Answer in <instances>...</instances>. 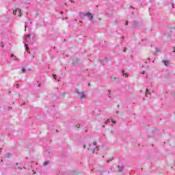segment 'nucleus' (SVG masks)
Instances as JSON below:
<instances>
[{
	"mask_svg": "<svg viewBox=\"0 0 175 175\" xmlns=\"http://www.w3.org/2000/svg\"><path fill=\"white\" fill-rule=\"evenodd\" d=\"M19 85H20L16 84V88H18Z\"/></svg>",
	"mask_w": 175,
	"mask_h": 175,
	"instance_id": "412c9836",
	"label": "nucleus"
},
{
	"mask_svg": "<svg viewBox=\"0 0 175 175\" xmlns=\"http://www.w3.org/2000/svg\"><path fill=\"white\" fill-rule=\"evenodd\" d=\"M53 77L54 79H56V77H57V75H55V74H53Z\"/></svg>",
	"mask_w": 175,
	"mask_h": 175,
	"instance_id": "4468645a",
	"label": "nucleus"
},
{
	"mask_svg": "<svg viewBox=\"0 0 175 175\" xmlns=\"http://www.w3.org/2000/svg\"><path fill=\"white\" fill-rule=\"evenodd\" d=\"M70 2H73V0H70Z\"/></svg>",
	"mask_w": 175,
	"mask_h": 175,
	"instance_id": "bb28decb",
	"label": "nucleus"
},
{
	"mask_svg": "<svg viewBox=\"0 0 175 175\" xmlns=\"http://www.w3.org/2000/svg\"><path fill=\"white\" fill-rule=\"evenodd\" d=\"M56 132H58V130H56Z\"/></svg>",
	"mask_w": 175,
	"mask_h": 175,
	"instance_id": "2f4dec72",
	"label": "nucleus"
},
{
	"mask_svg": "<svg viewBox=\"0 0 175 175\" xmlns=\"http://www.w3.org/2000/svg\"><path fill=\"white\" fill-rule=\"evenodd\" d=\"M77 128H80V124H77Z\"/></svg>",
	"mask_w": 175,
	"mask_h": 175,
	"instance_id": "6ab92c4d",
	"label": "nucleus"
},
{
	"mask_svg": "<svg viewBox=\"0 0 175 175\" xmlns=\"http://www.w3.org/2000/svg\"><path fill=\"white\" fill-rule=\"evenodd\" d=\"M27 38H31V34H28V35L27 36Z\"/></svg>",
	"mask_w": 175,
	"mask_h": 175,
	"instance_id": "a211bd4d",
	"label": "nucleus"
},
{
	"mask_svg": "<svg viewBox=\"0 0 175 175\" xmlns=\"http://www.w3.org/2000/svg\"><path fill=\"white\" fill-rule=\"evenodd\" d=\"M117 170H118V173H122V170H124V168L122 167H121V166H118L117 167Z\"/></svg>",
	"mask_w": 175,
	"mask_h": 175,
	"instance_id": "423d86ee",
	"label": "nucleus"
},
{
	"mask_svg": "<svg viewBox=\"0 0 175 175\" xmlns=\"http://www.w3.org/2000/svg\"><path fill=\"white\" fill-rule=\"evenodd\" d=\"M85 132H88V130H85Z\"/></svg>",
	"mask_w": 175,
	"mask_h": 175,
	"instance_id": "c85d7f7f",
	"label": "nucleus"
},
{
	"mask_svg": "<svg viewBox=\"0 0 175 175\" xmlns=\"http://www.w3.org/2000/svg\"><path fill=\"white\" fill-rule=\"evenodd\" d=\"M77 93L79 95V98L81 99H84V98H85V94H84L83 92H77Z\"/></svg>",
	"mask_w": 175,
	"mask_h": 175,
	"instance_id": "7ed1b4c3",
	"label": "nucleus"
},
{
	"mask_svg": "<svg viewBox=\"0 0 175 175\" xmlns=\"http://www.w3.org/2000/svg\"><path fill=\"white\" fill-rule=\"evenodd\" d=\"M14 14H18L19 17H21L23 16V14L21 13V9L16 8L15 11H14Z\"/></svg>",
	"mask_w": 175,
	"mask_h": 175,
	"instance_id": "f03ea898",
	"label": "nucleus"
},
{
	"mask_svg": "<svg viewBox=\"0 0 175 175\" xmlns=\"http://www.w3.org/2000/svg\"><path fill=\"white\" fill-rule=\"evenodd\" d=\"M117 113L118 114V111H117Z\"/></svg>",
	"mask_w": 175,
	"mask_h": 175,
	"instance_id": "473e14b6",
	"label": "nucleus"
},
{
	"mask_svg": "<svg viewBox=\"0 0 175 175\" xmlns=\"http://www.w3.org/2000/svg\"><path fill=\"white\" fill-rule=\"evenodd\" d=\"M79 23H82L81 21H80Z\"/></svg>",
	"mask_w": 175,
	"mask_h": 175,
	"instance_id": "7c9ffc66",
	"label": "nucleus"
},
{
	"mask_svg": "<svg viewBox=\"0 0 175 175\" xmlns=\"http://www.w3.org/2000/svg\"><path fill=\"white\" fill-rule=\"evenodd\" d=\"M126 25H128V21H126Z\"/></svg>",
	"mask_w": 175,
	"mask_h": 175,
	"instance_id": "4be33fe9",
	"label": "nucleus"
},
{
	"mask_svg": "<svg viewBox=\"0 0 175 175\" xmlns=\"http://www.w3.org/2000/svg\"><path fill=\"white\" fill-rule=\"evenodd\" d=\"M1 151H2V148L0 149V152H1Z\"/></svg>",
	"mask_w": 175,
	"mask_h": 175,
	"instance_id": "a878e982",
	"label": "nucleus"
},
{
	"mask_svg": "<svg viewBox=\"0 0 175 175\" xmlns=\"http://www.w3.org/2000/svg\"><path fill=\"white\" fill-rule=\"evenodd\" d=\"M85 16H88L90 18V20H92L94 18V15L90 12H87L85 14Z\"/></svg>",
	"mask_w": 175,
	"mask_h": 175,
	"instance_id": "20e7f679",
	"label": "nucleus"
},
{
	"mask_svg": "<svg viewBox=\"0 0 175 175\" xmlns=\"http://www.w3.org/2000/svg\"><path fill=\"white\" fill-rule=\"evenodd\" d=\"M62 13H63V12H61V14H62Z\"/></svg>",
	"mask_w": 175,
	"mask_h": 175,
	"instance_id": "c756f323",
	"label": "nucleus"
},
{
	"mask_svg": "<svg viewBox=\"0 0 175 175\" xmlns=\"http://www.w3.org/2000/svg\"><path fill=\"white\" fill-rule=\"evenodd\" d=\"M40 85H42V84H41V83H40V84L38 85V87H40Z\"/></svg>",
	"mask_w": 175,
	"mask_h": 175,
	"instance_id": "b1692460",
	"label": "nucleus"
},
{
	"mask_svg": "<svg viewBox=\"0 0 175 175\" xmlns=\"http://www.w3.org/2000/svg\"><path fill=\"white\" fill-rule=\"evenodd\" d=\"M163 63L167 66L169 65V60H163Z\"/></svg>",
	"mask_w": 175,
	"mask_h": 175,
	"instance_id": "1a4fd4ad",
	"label": "nucleus"
},
{
	"mask_svg": "<svg viewBox=\"0 0 175 175\" xmlns=\"http://www.w3.org/2000/svg\"><path fill=\"white\" fill-rule=\"evenodd\" d=\"M123 51L125 53V51H126V47H124L123 49Z\"/></svg>",
	"mask_w": 175,
	"mask_h": 175,
	"instance_id": "dca6fc26",
	"label": "nucleus"
},
{
	"mask_svg": "<svg viewBox=\"0 0 175 175\" xmlns=\"http://www.w3.org/2000/svg\"><path fill=\"white\" fill-rule=\"evenodd\" d=\"M146 96H151V93L148 92V89H146Z\"/></svg>",
	"mask_w": 175,
	"mask_h": 175,
	"instance_id": "6e6552de",
	"label": "nucleus"
},
{
	"mask_svg": "<svg viewBox=\"0 0 175 175\" xmlns=\"http://www.w3.org/2000/svg\"><path fill=\"white\" fill-rule=\"evenodd\" d=\"M122 75H124V73H125V70L124 69L122 70Z\"/></svg>",
	"mask_w": 175,
	"mask_h": 175,
	"instance_id": "2eb2a0df",
	"label": "nucleus"
},
{
	"mask_svg": "<svg viewBox=\"0 0 175 175\" xmlns=\"http://www.w3.org/2000/svg\"><path fill=\"white\" fill-rule=\"evenodd\" d=\"M98 147V144L94 139L90 140L87 144L83 145V148H87L90 154H98V151H99Z\"/></svg>",
	"mask_w": 175,
	"mask_h": 175,
	"instance_id": "f257e3e1",
	"label": "nucleus"
},
{
	"mask_svg": "<svg viewBox=\"0 0 175 175\" xmlns=\"http://www.w3.org/2000/svg\"><path fill=\"white\" fill-rule=\"evenodd\" d=\"M44 166H46V165H49V161H45V162L44 163Z\"/></svg>",
	"mask_w": 175,
	"mask_h": 175,
	"instance_id": "ddd939ff",
	"label": "nucleus"
},
{
	"mask_svg": "<svg viewBox=\"0 0 175 175\" xmlns=\"http://www.w3.org/2000/svg\"><path fill=\"white\" fill-rule=\"evenodd\" d=\"M174 53H175V48H174Z\"/></svg>",
	"mask_w": 175,
	"mask_h": 175,
	"instance_id": "393cba45",
	"label": "nucleus"
},
{
	"mask_svg": "<svg viewBox=\"0 0 175 175\" xmlns=\"http://www.w3.org/2000/svg\"><path fill=\"white\" fill-rule=\"evenodd\" d=\"M131 9H133V7L131 6Z\"/></svg>",
	"mask_w": 175,
	"mask_h": 175,
	"instance_id": "cd10ccee",
	"label": "nucleus"
},
{
	"mask_svg": "<svg viewBox=\"0 0 175 175\" xmlns=\"http://www.w3.org/2000/svg\"><path fill=\"white\" fill-rule=\"evenodd\" d=\"M113 158L111 157L110 159L107 161V163H109L110 162V161H113Z\"/></svg>",
	"mask_w": 175,
	"mask_h": 175,
	"instance_id": "9d476101",
	"label": "nucleus"
},
{
	"mask_svg": "<svg viewBox=\"0 0 175 175\" xmlns=\"http://www.w3.org/2000/svg\"><path fill=\"white\" fill-rule=\"evenodd\" d=\"M11 57H14V54H12V55H11Z\"/></svg>",
	"mask_w": 175,
	"mask_h": 175,
	"instance_id": "5701e85b",
	"label": "nucleus"
},
{
	"mask_svg": "<svg viewBox=\"0 0 175 175\" xmlns=\"http://www.w3.org/2000/svg\"><path fill=\"white\" fill-rule=\"evenodd\" d=\"M122 75H123V76H126V77H128V73L124 72V73L122 74Z\"/></svg>",
	"mask_w": 175,
	"mask_h": 175,
	"instance_id": "9b49d317",
	"label": "nucleus"
},
{
	"mask_svg": "<svg viewBox=\"0 0 175 175\" xmlns=\"http://www.w3.org/2000/svg\"><path fill=\"white\" fill-rule=\"evenodd\" d=\"M25 47L26 49V51L29 53L31 54V51H29V48H28V44H25Z\"/></svg>",
	"mask_w": 175,
	"mask_h": 175,
	"instance_id": "0eeeda50",
	"label": "nucleus"
},
{
	"mask_svg": "<svg viewBox=\"0 0 175 175\" xmlns=\"http://www.w3.org/2000/svg\"><path fill=\"white\" fill-rule=\"evenodd\" d=\"M111 122H113V124H116V122L115 120H111Z\"/></svg>",
	"mask_w": 175,
	"mask_h": 175,
	"instance_id": "f3484780",
	"label": "nucleus"
},
{
	"mask_svg": "<svg viewBox=\"0 0 175 175\" xmlns=\"http://www.w3.org/2000/svg\"><path fill=\"white\" fill-rule=\"evenodd\" d=\"M136 27H139V23L137 21H135L133 23V28H136Z\"/></svg>",
	"mask_w": 175,
	"mask_h": 175,
	"instance_id": "39448f33",
	"label": "nucleus"
},
{
	"mask_svg": "<svg viewBox=\"0 0 175 175\" xmlns=\"http://www.w3.org/2000/svg\"><path fill=\"white\" fill-rule=\"evenodd\" d=\"M22 72H23V73H25V68H22Z\"/></svg>",
	"mask_w": 175,
	"mask_h": 175,
	"instance_id": "f8f14e48",
	"label": "nucleus"
},
{
	"mask_svg": "<svg viewBox=\"0 0 175 175\" xmlns=\"http://www.w3.org/2000/svg\"><path fill=\"white\" fill-rule=\"evenodd\" d=\"M107 122H110V119H108V120H107Z\"/></svg>",
	"mask_w": 175,
	"mask_h": 175,
	"instance_id": "aec40b11",
	"label": "nucleus"
},
{
	"mask_svg": "<svg viewBox=\"0 0 175 175\" xmlns=\"http://www.w3.org/2000/svg\"><path fill=\"white\" fill-rule=\"evenodd\" d=\"M2 47H3V45H2Z\"/></svg>",
	"mask_w": 175,
	"mask_h": 175,
	"instance_id": "72a5a7b5",
	"label": "nucleus"
}]
</instances>
